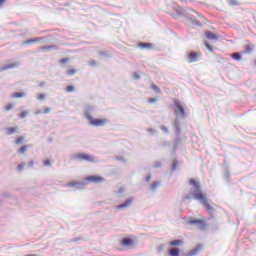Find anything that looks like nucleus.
Segmentation results:
<instances>
[{"label":"nucleus","instance_id":"f257e3e1","mask_svg":"<svg viewBox=\"0 0 256 256\" xmlns=\"http://www.w3.org/2000/svg\"><path fill=\"white\" fill-rule=\"evenodd\" d=\"M189 185L194 187V190H190L182 200L193 201L194 199L195 201H199L201 205L205 207V211L209 213L210 217L208 219H213L215 217V208L209 205V203H211V199H207V194L203 193L199 181L195 180V178H191L189 180Z\"/></svg>","mask_w":256,"mask_h":256},{"label":"nucleus","instance_id":"f03ea898","mask_svg":"<svg viewBox=\"0 0 256 256\" xmlns=\"http://www.w3.org/2000/svg\"><path fill=\"white\" fill-rule=\"evenodd\" d=\"M173 128L175 131L176 138L174 139L173 142L172 153L173 155H175V153H177V149H179V146L183 145V143L187 141V136L181 134V125L179 124V119H175V121L173 122Z\"/></svg>","mask_w":256,"mask_h":256},{"label":"nucleus","instance_id":"7ed1b4c3","mask_svg":"<svg viewBox=\"0 0 256 256\" xmlns=\"http://www.w3.org/2000/svg\"><path fill=\"white\" fill-rule=\"evenodd\" d=\"M71 159L72 161H79L80 163L83 161L86 163H95V156L85 152L76 153L71 156Z\"/></svg>","mask_w":256,"mask_h":256},{"label":"nucleus","instance_id":"20e7f679","mask_svg":"<svg viewBox=\"0 0 256 256\" xmlns=\"http://www.w3.org/2000/svg\"><path fill=\"white\" fill-rule=\"evenodd\" d=\"M176 13H177V15H180L181 17H185V19H187V21H190V23H192V25H196V27H203V24H201V22L198 21L195 18V16L191 15L187 11L177 10Z\"/></svg>","mask_w":256,"mask_h":256},{"label":"nucleus","instance_id":"39448f33","mask_svg":"<svg viewBox=\"0 0 256 256\" xmlns=\"http://www.w3.org/2000/svg\"><path fill=\"white\" fill-rule=\"evenodd\" d=\"M174 105V114L176 115V117H185V108L183 107V104H181V101L175 100Z\"/></svg>","mask_w":256,"mask_h":256},{"label":"nucleus","instance_id":"423d86ee","mask_svg":"<svg viewBox=\"0 0 256 256\" xmlns=\"http://www.w3.org/2000/svg\"><path fill=\"white\" fill-rule=\"evenodd\" d=\"M84 111V117L89 121V119L93 118V113H95V111H97V107L90 105V104H86L83 108Z\"/></svg>","mask_w":256,"mask_h":256},{"label":"nucleus","instance_id":"0eeeda50","mask_svg":"<svg viewBox=\"0 0 256 256\" xmlns=\"http://www.w3.org/2000/svg\"><path fill=\"white\" fill-rule=\"evenodd\" d=\"M88 121H89V125H91V127H104V125H106L107 121H109V120H107L105 118L100 119V118L92 117Z\"/></svg>","mask_w":256,"mask_h":256},{"label":"nucleus","instance_id":"6e6552de","mask_svg":"<svg viewBox=\"0 0 256 256\" xmlns=\"http://www.w3.org/2000/svg\"><path fill=\"white\" fill-rule=\"evenodd\" d=\"M201 57V52L191 51L187 54L188 63H197Z\"/></svg>","mask_w":256,"mask_h":256},{"label":"nucleus","instance_id":"1a4fd4ad","mask_svg":"<svg viewBox=\"0 0 256 256\" xmlns=\"http://www.w3.org/2000/svg\"><path fill=\"white\" fill-rule=\"evenodd\" d=\"M188 225H200V230L205 231L207 227V222H205V220L193 218L190 221H188Z\"/></svg>","mask_w":256,"mask_h":256},{"label":"nucleus","instance_id":"9d476101","mask_svg":"<svg viewBox=\"0 0 256 256\" xmlns=\"http://www.w3.org/2000/svg\"><path fill=\"white\" fill-rule=\"evenodd\" d=\"M85 181L89 183H105V179L102 176L91 175L85 178Z\"/></svg>","mask_w":256,"mask_h":256},{"label":"nucleus","instance_id":"9b49d317","mask_svg":"<svg viewBox=\"0 0 256 256\" xmlns=\"http://www.w3.org/2000/svg\"><path fill=\"white\" fill-rule=\"evenodd\" d=\"M121 247H133L135 245V240L131 238H123L120 241Z\"/></svg>","mask_w":256,"mask_h":256},{"label":"nucleus","instance_id":"f8f14e48","mask_svg":"<svg viewBox=\"0 0 256 256\" xmlns=\"http://www.w3.org/2000/svg\"><path fill=\"white\" fill-rule=\"evenodd\" d=\"M135 201V198L130 197L127 200H125V202H123L122 204H119L118 206H116V209H127V207H130L131 203H133Z\"/></svg>","mask_w":256,"mask_h":256},{"label":"nucleus","instance_id":"ddd939ff","mask_svg":"<svg viewBox=\"0 0 256 256\" xmlns=\"http://www.w3.org/2000/svg\"><path fill=\"white\" fill-rule=\"evenodd\" d=\"M201 249H203V245L197 244L196 247L186 253L185 256H197L201 252Z\"/></svg>","mask_w":256,"mask_h":256},{"label":"nucleus","instance_id":"4468645a","mask_svg":"<svg viewBox=\"0 0 256 256\" xmlns=\"http://www.w3.org/2000/svg\"><path fill=\"white\" fill-rule=\"evenodd\" d=\"M6 135H15V133H19V127L14 126V127H7L5 128Z\"/></svg>","mask_w":256,"mask_h":256},{"label":"nucleus","instance_id":"2eb2a0df","mask_svg":"<svg viewBox=\"0 0 256 256\" xmlns=\"http://www.w3.org/2000/svg\"><path fill=\"white\" fill-rule=\"evenodd\" d=\"M43 39H45V37L31 38V39L25 40L23 42V45H31L32 43H39V41H43Z\"/></svg>","mask_w":256,"mask_h":256},{"label":"nucleus","instance_id":"dca6fc26","mask_svg":"<svg viewBox=\"0 0 256 256\" xmlns=\"http://www.w3.org/2000/svg\"><path fill=\"white\" fill-rule=\"evenodd\" d=\"M19 67V63L15 62V63H10V64H5L4 66H2V68L0 69V71H7L9 69H15Z\"/></svg>","mask_w":256,"mask_h":256},{"label":"nucleus","instance_id":"f3484780","mask_svg":"<svg viewBox=\"0 0 256 256\" xmlns=\"http://www.w3.org/2000/svg\"><path fill=\"white\" fill-rule=\"evenodd\" d=\"M205 37L210 41H217L219 39V37H217V35H215L210 30L205 31Z\"/></svg>","mask_w":256,"mask_h":256},{"label":"nucleus","instance_id":"a211bd4d","mask_svg":"<svg viewBox=\"0 0 256 256\" xmlns=\"http://www.w3.org/2000/svg\"><path fill=\"white\" fill-rule=\"evenodd\" d=\"M253 44H247L244 46V50L242 51V55H251L253 53Z\"/></svg>","mask_w":256,"mask_h":256},{"label":"nucleus","instance_id":"6ab92c4d","mask_svg":"<svg viewBox=\"0 0 256 256\" xmlns=\"http://www.w3.org/2000/svg\"><path fill=\"white\" fill-rule=\"evenodd\" d=\"M231 59L234 61H241L243 59V53L242 52H234L230 54Z\"/></svg>","mask_w":256,"mask_h":256},{"label":"nucleus","instance_id":"aec40b11","mask_svg":"<svg viewBox=\"0 0 256 256\" xmlns=\"http://www.w3.org/2000/svg\"><path fill=\"white\" fill-rule=\"evenodd\" d=\"M138 47L139 49H153V44L150 42H140L138 43Z\"/></svg>","mask_w":256,"mask_h":256},{"label":"nucleus","instance_id":"412c9836","mask_svg":"<svg viewBox=\"0 0 256 256\" xmlns=\"http://www.w3.org/2000/svg\"><path fill=\"white\" fill-rule=\"evenodd\" d=\"M159 187H161V181H155L151 184L150 186V191L152 193H155L157 191V189H159Z\"/></svg>","mask_w":256,"mask_h":256},{"label":"nucleus","instance_id":"4be33fe9","mask_svg":"<svg viewBox=\"0 0 256 256\" xmlns=\"http://www.w3.org/2000/svg\"><path fill=\"white\" fill-rule=\"evenodd\" d=\"M169 245L171 247H179V245H183V240L182 239L172 240L169 242Z\"/></svg>","mask_w":256,"mask_h":256},{"label":"nucleus","instance_id":"5701e85b","mask_svg":"<svg viewBox=\"0 0 256 256\" xmlns=\"http://www.w3.org/2000/svg\"><path fill=\"white\" fill-rule=\"evenodd\" d=\"M29 147H31V145H23L21 148L17 150L18 155H25Z\"/></svg>","mask_w":256,"mask_h":256},{"label":"nucleus","instance_id":"b1692460","mask_svg":"<svg viewBox=\"0 0 256 256\" xmlns=\"http://www.w3.org/2000/svg\"><path fill=\"white\" fill-rule=\"evenodd\" d=\"M85 185V182H69L68 187H76V189H79L81 186Z\"/></svg>","mask_w":256,"mask_h":256},{"label":"nucleus","instance_id":"393cba45","mask_svg":"<svg viewBox=\"0 0 256 256\" xmlns=\"http://www.w3.org/2000/svg\"><path fill=\"white\" fill-rule=\"evenodd\" d=\"M180 253H181V249H179V248H174V249H172V250H169L168 255H169V256H179Z\"/></svg>","mask_w":256,"mask_h":256},{"label":"nucleus","instance_id":"a878e982","mask_svg":"<svg viewBox=\"0 0 256 256\" xmlns=\"http://www.w3.org/2000/svg\"><path fill=\"white\" fill-rule=\"evenodd\" d=\"M40 49L41 51H50V49L57 51V45L42 46Z\"/></svg>","mask_w":256,"mask_h":256},{"label":"nucleus","instance_id":"bb28decb","mask_svg":"<svg viewBox=\"0 0 256 256\" xmlns=\"http://www.w3.org/2000/svg\"><path fill=\"white\" fill-rule=\"evenodd\" d=\"M179 168V161L177 160V159H174L173 160V163H172V166H171V171H172V173H174V171L176 170V169H178Z\"/></svg>","mask_w":256,"mask_h":256},{"label":"nucleus","instance_id":"cd10ccee","mask_svg":"<svg viewBox=\"0 0 256 256\" xmlns=\"http://www.w3.org/2000/svg\"><path fill=\"white\" fill-rule=\"evenodd\" d=\"M14 99H21L25 97V92H16L13 94Z\"/></svg>","mask_w":256,"mask_h":256},{"label":"nucleus","instance_id":"c85d7f7f","mask_svg":"<svg viewBox=\"0 0 256 256\" xmlns=\"http://www.w3.org/2000/svg\"><path fill=\"white\" fill-rule=\"evenodd\" d=\"M189 11H191L192 13H196V15H198V17L200 19H203V21H207V18H205V16L201 15V13H199V12L193 10V9H189Z\"/></svg>","mask_w":256,"mask_h":256},{"label":"nucleus","instance_id":"c756f323","mask_svg":"<svg viewBox=\"0 0 256 256\" xmlns=\"http://www.w3.org/2000/svg\"><path fill=\"white\" fill-rule=\"evenodd\" d=\"M65 91H66V93H73V91H75V86H73V85H68V86L65 88Z\"/></svg>","mask_w":256,"mask_h":256},{"label":"nucleus","instance_id":"7c9ffc66","mask_svg":"<svg viewBox=\"0 0 256 256\" xmlns=\"http://www.w3.org/2000/svg\"><path fill=\"white\" fill-rule=\"evenodd\" d=\"M157 253H163L165 251V244H160L158 247H156Z\"/></svg>","mask_w":256,"mask_h":256},{"label":"nucleus","instance_id":"2f4dec72","mask_svg":"<svg viewBox=\"0 0 256 256\" xmlns=\"http://www.w3.org/2000/svg\"><path fill=\"white\" fill-rule=\"evenodd\" d=\"M204 45H205L206 49H208V51H210V53H213V46L210 45V43L208 41H205Z\"/></svg>","mask_w":256,"mask_h":256},{"label":"nucleus","instance_id":"473e14b6","mask_svg":"<svg viewBox=\"0 0 256 256\" xmlns=\"http://www.w3.org/2000/svg\"><path fill=\"white\" fill-rule=\"evenodd\" d=\"M23 141H25V137L19 136V137L16 139L15 143H16V145H21V144L23 143Z\"/></svg>","mask_w":256,"mask_h":256},{"label":"nucleus","instance_id":"72a5a7b5","mask_svg":"<svg viewBox=\"0 0 256 256\" xmlns=\"http://www.w3.org/2000/svg\"><path fill=\"white\" fill-rule=\"evenodd\" d=\"M75 73H77V70L75 69H70L66 72V75H68L69 77H73V75H75Z\"/></svg>","mask_w":256,"mask_h":256},{"label":"nucleus","instance_id":"f704fd0d","mask_svg":"<svg viewBox=\"0 0 256 256\" xmlns=\"http://www.w3.org/2000/svg\"><path fill=\"white\" fill-rule=\"evenodd\" d=\"M132 78L134 81H139L141 79V75L138 72H134Z\"/></svg>","mask_w":256,"mask_h":256},{"label":"nucleus","instance_id":"c9c22d12","mask_svg":"<svg viewBox=\"0 0 256 256\" xmlns=\"http://www.w3.org/2000/svg\"><path fill=\"white\" fill-rule=\"evenodd\" d=\"M151 89H153V91H155L156 93H161V88H159V86H157L156 84H152Z\"/></svg>","mask_w":256,"mask_h":256},{"label":"nucleus","instance_id":"e433bc0d","mask_svg":"<svg viewBox=\"0 0 256 256\" xmlns=\"http://www.w3.org/2000/svg\"><path fill=\"white\" fill-rule=\"evenodd\" d=\"M13 107H15V104L9 103L5 106L4 111H11V109H13Z\"/></svg>","mask_w":256,"mask_h":256},{"label":"nucleus","instance_id":"4c0bfd02","mask_svg":"<svg viewBox=\"0 0 256 256\" xmlns=\"http://www.w3.org/2000/svg\"><path fill=\"white\" fill-rule=\"evenodd\" d=\"M29 115L28 111H23L22 113L19 114L20 119H25Z\"/></svg>","mask_w":256,"mask_h":256},{"label":"nucleus","instance_id":"58836bf2","mask_svg":"<svg viewBox=\"0 0 256 256\" xmlns=\"http://www.w3.org/2000/svg\"><path fill=\"white\" fill-rule=\"evenodd\" d=\"M99 55H100V57H109V53H107V51H105V50L100 51Z\"/></svg>","mask_w":256,"mask_h":256},{"label":"nucleus","instance_id":"ea45409f","mask_svg":"<svg viewBox=\"0 0 256 256\" xmlns=\"http://www.w3.org/2000/svg\"><path fill=\"white\" fill-rule=\"evenodd\" d=\"M163 164L161 162H156L154 165H153V169H159Z\"/></svg>","mask_w":256,"mask_h":256},{"label":"nucleus","instance_id":"a19ab883","mask_svg":"<svg viewBox=\"0 0 256 256\" xmlns=\"http://www.w3.org/2000/svg\"><path fill=\"white\" fill-rule=\"evenodd\" d=\"M45 97H46L45 94L41 93V94L38 95L37 99L39 101H44Z\"/></svg>","mask_w":256,"mask_h":256},{"label":"nucleus","instance_id":"79ce46f5","mask_svg":"<svg viewBox=\"0 0 256 256\" xmlns=\"http://www.w3.org/2000/svg\"><path fill=\"white\" fill-rule=\"evenodd\" d=\"M161 130L164 131L166 135H169V128H167L166 126H161Z\"/></svg>","mask_w":256,"mask_h":256},{"label":"nucleus","instance_id":"37998d69","mask_svg":"<svg viewBox=\"0 0 256 256\" xmlns=\"http://www.w3.org/2000/svg\"><path fill=\"white\" fill-rule=\"evenodd\" d=\"M44 167H51V160H49V159L45 160Z\"/></svg>","mask_w":256,"mask_h":256},{"label":"nucleus","instance_id":"c03bdc74","mask_svg":"<svg viewBox=\"0 0 256 256\" xmlns=\"http://www.w3.org/2000/svg\"><path fill=\"white\" fill-rule=\"evenodd\" d=\"M25 162H22L20 165H18V171H23V169L25 168Z\"/></svg>","mask_w":256,"mask_h":256},{"label":"nucleus","instance_id":"a18cd8bd","mask_svg":"<svg viewBox=\"0 0 256 256\" xmlns=\"http://www.w3.org/2000/svg\"><path fill=\"white\" fill-rule=\"evenodd\" d=\"M162 147H171V143L169 141L162 142Z\"/></svg>","mask_w":256,"mask_h":256},{"label":"nucleus","instance_id":"49530a36","mask_svg":"<svg viewBox=\"0 0 256 256\" xmlns=\"http://www.w3.org/2000/svg\"><path fill=\"white\" fill-rule=\"evenodd\" d=\"M60 63H62L63 65H65V63H69V58L60 59Z\"/></svg>","mask_w":256,"mask_h":256},{"label":"nucleus","instance_id":"de8ad7c7","mask_svg":"<svg viewBox=\"0 0 256 256\" xmlns=\"http://www.w3.org/2000/svg\"><path fill=\"white\" fill-rule=\"evenodd\" d=\"M229 4L232 5L233 7H235V6L239 5V2H237V0H232V1H230Z\"/></svg>","mask_w":256,"mask_h":256},{"label":"nucleus","instance_id":"09e8293b","mask_svg":"<svg viewBox=\"0 0 256 256\" xmlns=\"http://www.w3.org/2000/svg\"><path fill=\"white\" fill-rule=\"evenodd\" d=\"M89 65H90L91 67H96V66H97V61L91 60V61L89 62Z\"/></svg>","mask_w":256,"mask_h":256},{"label":"nucleus","instance_id":"8fccbe9b","mask_svg":"<svg viewBox=\"0 0 256 256\" xmlns=\"http://www.w3.org/2000/svg\"><path fill=\"white\" fill-rule=\"evenodd\" d=\"M45 115H47V113H51V108L50 107H46L44 108V112Z\"/></svg>","mask_w":256,"mask_h":256},{"label":"nucleus","instance_id":"3c124183","mask_svg":"<svg viewBox=\"0 0 256 256\" xmlns=\"http://www.w3.org/2000/svg\"><path fill=\"white\" fill-rule=\"evenodd\" d=\"M151 177H152L151 173H148L145 179L146 183H149V181H151Z\"/></svg>","mask_w":256,"mask_h":256},{"label":"nucleus","instance_id":"603ef678","mask_svg":"<svg viewBox=\"0 0 256 256\" xmlns=\"http://www.w3.org/2000/svg\"><path fill=\"white\" fill-rule=\"evenodd\" d=\"M77 241H81V238L76 237V238H73L72 240H70L71 243H77Z\"/></svg>","mask_w":256,"mask_h":256},{"label":"nucleus","instance_id":"864d4df0","mask_svg":"<svg viewBox=\"0 0 256 256\" xmlns=\"http://www.w3.org/2000/svg\"><path fill=\"white\" fill-rule=\"evenodd\" d=\"M148 103H157V98H149Z\"/></svg>","mask_w":256,"mask_h":256},{"label":"nucleus","instance_id":"5fc2aeb1","mask_svg":"<svg viewBox=\"0 0 256 256\" xmlns=\"http://www.w3.org/2000/svg\"><path fill=\"white\" fill-rule=\"evenodd\" d=\"M147 131L153 135V133H155V129L154 128H148Z\"/></svg>","mask_w":256,"mask_h":256},{"label":"nucleus","instance_id":"6e6d98bb","mask_svg":"<svg viewBox=\"0 0 256 256\" xmlns=\"http://www.w3.org/2000/svg\"><path fill=\"white\" fill-rule=\"evenodd\" d=\"M34 114H35V115H41V114H43V111H41V110H36V111L34 112Z\"/></svg>","mask_w":256,"mask_h":256},{"label":"nucleus","instance_id":"4d7b16f0","mask_svg":"<svg viewBox=\"0 0 256 256\" xmlns=\"http://www.w3.org/2000/svg\"><path fill=\"white\" fill-rule=\"evenodd\" d=\"M117 159H118V161H125V157H123V156H119V157H117Z\"/></svg>","mask_w":256,"mask_h":256},{"label":"nucleus","instance_id":"13d9d810","mask_svg":"<svg viewBox=\"0 0 256 256\" xmlns=\"http://www.w3.org/2000/svg\"><path fill=\"white\" fill-rule=\"evenodd\" d=\"M28 165H29L30 167H33V165H35V162H34L33 160H31V161L28 163Z\"/></svg>","mask_w":256,"mask_h":256},{"label":"nucleus","instance_id":"bf43d9fd","mask_svg":"<svg viewBox=\"0 0 256 256\" xmlns=\"http://www.w3.org/2000/svg\"><path fill=\"white\" fill-rule=\"evenodd\" d=\"M231 177V173L229 171L226 172V179H229Z\"/></svg>","mask_w":256,"mask_h":256},{"label":"nucleus","instance_id":"052dcab7","mask_svg":"<svg viewBox=\"0 0 256 256\" xmlns=\"http://www.w3.org/2000/svg\"><path fill=\"white\" fill-rule=\"evenodd\" d=\"M124 191H125V189L119 188V189H118V194H121V193H123Z\"/></svg>","mask_w":256,"mask_h":256},{"label":"nucleus","instance_id":"680f3d73","mask_svg":"<svg viewBox=\"0 0 256 256\" xmlns=\"http://www.w3.org/2000/svg\"><path fill=\"white\" fill-rule=\"evenodd\" d=\"M5 3V0H0V7Z\"/></svg>","mask_w":256,"mask_h":256},{"label":"nucleus","instance_id":"e2e57ef3","mask_svg":"<svg viewBox=\"0 0 256 256\" xmlns=\"http://www.w3.org/2000/svg\"><path fill=\"white\" fill-rule=\"evenodd\" d=\"M49 143H53V138H50V139H49Z\"/></svg>","mask_w":256,"mask_h":256},{"label":"nucleus","instance_id":"0e129e2a","mask_svg":"<svg viewBox=\"0 0 256 256\" xmlns=\"http://www.w3.org/2000/svg\"><path fill=\"white\" fill-rule=\"evenodd\" d=\"M43 85H45V82H42V83L40 84V87H43Z\"/></svg>","mask_w":256,"mask_h":256}]
</instances>
